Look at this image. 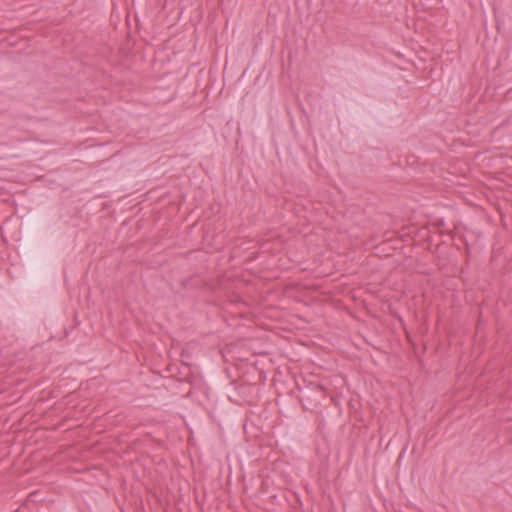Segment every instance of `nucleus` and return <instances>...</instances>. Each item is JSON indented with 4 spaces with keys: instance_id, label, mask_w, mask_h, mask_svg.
Instances as JSON below:
<instances>
[{
    "instance_id": "obj_2",
    "label": "nucleus",
    "mask_w": 512,
    "mask_h": 512,
    "mask_svg": "<svg viewBox=\"0 0 512 512\" xmlns=\"http://www.w3.org/2000/svg\"><path fill=\"white\" fill-rule=\"evenodd\" d=\"M310 400V397L307 396V395H303L302 398H301V401L303 402V405L306 407V405L304 404V401H309Z\"/></svg>"
},
{
    "instance_id": "obj_1",
    "label": "nucleus",
    "mask_w": 512,
    "mask_h": 512,
    "mask_svg": "<svg viewBox=\"0 0 512 512\" xmlns=\"http://www.w3.org/2000/svg\"><path fill=\"white\" fill-rule=\"evenodd\" d=\"M313 390L316 394H319L321 397L325 396V388L323 386L316 385Z\"/></svg>"
}]
</instances>
